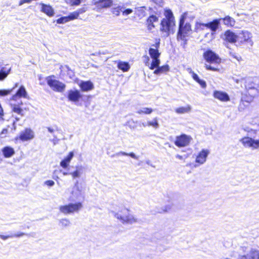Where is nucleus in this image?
Returning <instances> with one entry per match:
<instances>
[{
  "label": "nucleus",
  "instance_id": "nucleus-34",
  "mask_svg": "<svg viewBox=\"0 0 259 259\" xmlns=\"http://www.w3.org/2000/svg\"><path fill=\"white\" fill-rule=\"evenodd\" d=\"M190 109H191V108L190 107H182L177 108L176 109V112L179 114H182V113H184L189 112L190 110Z\"/></svg>",
  "mask_w": 259,
  "mask_h": 259
},
{
  "label": "nucleus",
  "instance_id": "nucleus-3",
  "mask_svg": "<svg viewBox=\"0 0 259 259\" xmlns=\"http://www.w3.org/2000/svg\"><path fill=\"white\" fill-rule=\"evenodd\" d=\"M111 213L116 218L120 220L122 223L132 224L137 222V219L130 214L129 210L125 207H122L118 212L112 211Z\"/></svg>",
  "mask_w": 259,
  "mask_h": 259
},
{
  "label": "nucleus",
  "instance_id": "nucleus-28",
  "mask_svg": "<svg viewBox=\"0 0 259 259\" xmlns=\"http://www.w3.org/2000/svg\"><path fill=\"white\" fill-rule=\"evenodd\" d=\"M149 54L152 59H159L160 53L157 49L150 48L149 50Z\"/></svg>",
  "mask_w": 259,
  "mask_h": 259
},
{
  "label": "nucleus",
  "instance_id": "nucleus-18",
  "mask_svg": "<svg viewBox=\"0 0 259 259\" xmlns=\"http://www.w3.org/2000/svg\"><path fill=\"white\" fill-rule=\"evenodd\" d=\"M81 90L83 92H89L92 90L94 85L93 83L90 81H81L79 84Z\"/></svg>",
  "mask_w": 259,
  "mask_h": 259
},
{
  "label": "nucleus",
  "instance_id": "nucleus-62",
  "mask_svg": "<svg viewBox=\"0 0 259 259\" xmlns=\"http://www.w3.org/2000/svg\"><path fill=\"white\" fill-rule=\"evenodd\" d=\"M145 58H146L145 64L147 66H149V61L150 60L149 57L148 56H145Z\"/></svg>",
  "mask_w": 259,
  "mask_h": 259
},
{
  "label": "nucleus",
  "instance_id": "nucleus-47",
  "mask_svg": "<svg viewBox=\"0 0 259 259\" xmlns=\"http://www.w3.org/2000/svg\"><path fill=\"white\" fill-rule=\"evenodd\" d=\"M24 235H26L27 236H30V234H26V233H23V232H20V233H18L17 234H12V238H13V237H22V236H23Z\"/></svg>",
  "mask_w": 259,
  "mask_h": 259
},
{
  "label": "nucleus",
  "instance_id": "nucleus-9",
  "mask_svg": "<svg viewBox=\"0 0 259 259\" xmlns=\"http://www.w3.org/2000/svg\"><path fill=\"white\" fill-rule=\"evenodd\" d=\"M175 26V21H172L167 19H162L160 22V30L165 33L166 36H168L171 33H174L173 28Z\"/></svg>",
  "mask_w": 259,
  "mask_h": 259
},
{
  "label": "nucleus",
  "instance_id": "nucleus-8",
  "mask_svg": "<svg viewBox=\"0 0 259 259\" xmlns=\"http://www.w3.org/2000/svg\"><path fill=\"white\" fill-rule=\"evenodd\" d=\"M46 81L48 85L55 92L61 93L65 89V84L58 80L52 79L51 76L47 77Z\"/></svg>",
  "mask_w": 259,
  "mask_h": 259
},
{
  "label": "nucleus",
  "instance_id": "nucleus-7",
  "mask_svg": "<svg viewBox=\"0 0 259 259\" xmlns=\"http://www.w3.org/2000/svg\"><path fill=\"white\" fill-rule=\"evenodd\" d=\"M82 207V204L81 202L70 203L67 205L60 206L59 210L62 213L67 214L74 212H78Z\"/></svg>",
  "mask_w": 259,
  "mask_h": 259
},
{
  "label": "nucleus",
  "instance_id": "nucleus-55",
  "mask_svg": "<svg viewBox=\"0 0 259 259\" xmlns=\"http://www.w3.org/2000/svg\"><path fill=\"white\" fill-rule=\"evenodd\" d=\"M187 37H184V39H180V40H182L181 45L183 47V48L186 47V46L187 45L188 39L186 38Z\"/></svg>",
  "mask_w": 259,
  "mask_h": 259
},
{
  "label": "nucleus",
  "instance_id": "nucleus-50",
  "mask_svg": "<svg viewBox=\"0 0 259 259\" xmlns=\"http://www.w3.org/2000/svg\"><path fill=\"white\" fill-rule=\"evenodd\" d=\"M44 185L49 187H51L55 185V182L53 180H47L44 182Z\"/></svg>",
  "mask_w": 259,
  "mask_h": 259
},
{
  "label": "nucleus",
  "instance_id": "nucleus-33",
  "mask_svg": "<svg viewBox=\"0 0 259 259\" xmlns=\"http://www.w3.org/2000/svg\"><path fill=\"white\" fill-rule=\"evenodd\" d=\"M153 111V109L150 108H147V107H143L141 109H139L137 113L138 114H151Z\"/></svg>",
  "mask_w": 259,
  "mask_h": 259
},
{
  "label": "nucleus",
  "instance_id": "nucleus-15",
  "mask_svg": "<svg viewBox=\"0 0 259 259\" xmlns=\"http://www.w3.org/2000/svg\"><path fill=\"white\" fill-rule=\"evenodd\" d=\"M3 60L0 59V81H4L10 74L11 72V67H7L6 65L3 66Z\"/></svg>",
  "mask_w": 259,
  "mask_h": 259
},
{
  "label": "nucleus",
  "instance_id": "nucleus-5",
  "mask_svg": "<svg viewBox=\"0 0 259 259\" xmlns=\"http://www.w3.org/2000/svg\"><path fill=\"white\" fill-rule=\"evenodd\" d=\"M221 21L222 19L219 18L213 19L212 21L206 23L197 22L196 26L199 27L201 30H203L204 27L209 29L211 31L210 35L212 37L216 31L221 27Z\"/></svg>",
  "mask_w": 259,
  "mask_h": 259
},
{
  "label": "nucleus",
  "instance_id": "nucleus-17",
  "mask_svg": "<svg viewBox=\"0 0 259 259\" xmlns=\"http://www.w3.org/2000/svg\"><path fill=\"white\" fill-rule=\"evenodd\" d=\"M209 151L207 149H202L197 156L196 162L203 164L206 161V158L209 154Z\"/></svg>",
  "mask_w": 259,
  "mask_h": 259
},
{
  "label": "nucleus",
  "instance_id": "nucleus-23",
  "mask_svg": "<svg viewBox=\"0 0 259 259\" xmlns=\"http://www.w3.org/2000/svg\"><path fill=\"white\" fill-rule=\"evenodd\" d=\"M112 4V0H99L95 3V5L98 8H107L111 6Z\"/></svg>",
  "mask_w": 259,
  "mask_h": 259
},
{
  "label": "nucleus",
  "instance_id": "nucleus-49",
  "mask_svg": "<svg viewBox=\"0 0 259 259\" xmlns=\"http://www.w3.org/2000/svg\"><path fill=\"white\" fill-rule=\"evenodd\" d=\"M71 6H78L81 3V0H69Z\"/></svg>",
  "mask_w": 259,
  "mask_h": 259
},
{
  "label": "nucleus",
  "instance_id": "nucleus-64",
  "mask_svg": "<svg viewBox=\"0 0 259 259\" xmlns=\"http://www.w3.org/2000/svg\"><path fill=\"white\" fill-rule=\"evenodd\" d=\"M176 158L179 159H183V156L179 155V154H177L176 156Z\"/></svg>",
  "mask_w": 259,
  "mask_h": 259
},
{
  "label": "nucleus",
  "instance_id": "nucleus-16",
  "mask_svg": "<svg viewBox=\"0 0 259 259\" xmlns=\"http://www.w3.org/2000/svg\"><path fill=\"white\" fill-rule=\"evenodd\" d=\"M34 138V133L29 128H26L21 132L19 136V139L22 141H26L32 139Z\"/></svg>",
  "mask_w": 259,
  "mask_h": 259
},
{
  "label": "nucleus",
  "instance_id": "nucleus-31",
  "mask_svg": "<svg viewBox=\"0 0 259 259\" xmlns=\"http://www.w3.org/2000/svg\"><path fill=\"white\" fill-rule=\"evenodd\" d=\"M160 64V61L159 59H152V61L149 66V68L151 70L156 69L157 67L159 66Z\"/></svg>",
  "mask_w": 259,
  "mask_h": 259
},
{
  "label": "nucleus",
  "instance_id": "nucleus-43",
  "mask_svg": "<svg viewBox=\"0 0 259 259\" xmlns=\"http://www.w3.org/2000/svg\"><path fill=\"white\" fill-rule=\"evenodd\" d=\"M205 67L207 70H211L213 71H219V69L218 66H213L208 64H205Z\"/></svg>",
  "mask_w": 259,
  "mask_h": 259
},
{
  "label": "nucleus",
  "instance_id": "nucleus-4",
  "mask_svg": "<svg viewBox=\"0 0 259 259\" xmlns=\"http://www.w3.org/2000/svg\"><path fill=\"white\" fill-rule=\"evenodd\" d=\"M252 37V35L250 32L246 30L241 31L237 33V42L239 45H244L247 47H252L253 45Z\"/></svg>",
  "mask_w": 259,
  "mask_h": 259
},
{
  "label": "nucleus",
  "instance_id": "nucleus-10",
  "mask_svg": "<svg viewBox=\"0 0 259 259\" xmlns=\"http://www.w3.org/2000/svg\"><path fill=\"white\" fill-rule=\"evenodd\" d=\"M203 56L206 61L209 63L216 65L221 62V59L219 55L211 50H207L203 53Z\"/></svg>",
  "mask_w": 259,
  "mask_h": 259
},
{
  "label": "nucleus",
  "instance_id": "nucleus-32",
  "mask_svg": "<svg viewBox=\"0 0 259 259\" xmlns=\"http://www.w3.org/2000/svg\"><path fill=\"white\" fill-rule=\"evenodd\" d=\"M82 174V171L81 167H76V169L71 172H70V175L72 176L73 179H76L79 178Z\"/></svg>",
  "mask_w": 259,
  "mask_h": 259
},
{
  "label": "nucleus",
  "instance_id": "nucleus-36",
  "mask_svg": "<svg viewBox=\"0 0 259 259\" xmlns=\"http://www.w3.org/2000/svg\"><path fill=\"white\" fill-rule=\"evenodd\" d=\"M137 15L139 16H144L145 15V10H146V7H141L137 8Z\"/></svg>",
  "mask_w": 259,
  "mask_h": 259
},
{
  "label": "nucleus",
  "instance_id": "nucleus-41",
  "mask_svg": "<svg viewBox=\"0 0 259 259\" xmlns=\"http://www.w3.org/2000/svg\"><path fill=\"white\" fill-rule=\"evenodd\" d=\"M73 189L78 191V193L75 192L74 191H72L71 194L74 195L75 197H78L81 192V188L78 185L77 187H73Z\"/></svg>",
  "mask_w": 259,
  "mask_h": 259
},
{
  "label": "nucleus",
  "instance_id": "nucleus-27",
  "mask_svg": "<svg viewBox=\"0 0 259 259\" xmlns=\"http://www.w3.org/2000/svg\"><path fill=\"white\" fill-rule=\"evenodd\" d=\"M120 155H122V156H129L131 157H132V158H134V159H138V157L134 153H133V152L126 153V152H123V151H120L119 152L113 154L112 155H111V157H115V156H120Z\"/></svg>",
  "mask_w": 259,
  "mask_h": 259
},
{
  "label": "nucleus",
  "instance_id": "nucleus-6",
  "mask_svg": "<svg viewBox=\"0 0 259 259\" xmlns=\"http://www.w3.org/2000/svg\"><path fill=\"white\" fill-rule=\"evenodd\" d=\"M240 252L237 259H259V250L251 248L247 251V247L241 246Z\"/></svg>",
  "mask_w": 259,
  "mask_h": 259
},
{
  "label": "nucleus",
  "instance_id": "nucleus-39",
  "mask_svg": "<svg viewBox=\"0 0 259 259\" xmlns=\"http://www.w3.org/2000/svg\"><path fill=\"white\" fill-rule=\"evenodd\" d=\"M13 92V89H2L0 90V96L4 97L10 94Z\"/></svg>",
  "mask_w": 259,
  "mask_h": 259
},
{
  "label": "nucleus",
  "instance_id": "nucleus-12",
  "mask_svg": "<svg viewBox=\"0 0 259 259\" xmlns=\"http://www.w3.org/2000/svg\"><path fill=\"white\" fill-rule=\"evenodd\" d=\"M222 38L226 41V42L225 43V45L228 48L227 46V42L231 44L237 42V34H236L230 30H227L225 32Z\"/></svg>",
  "mask_w": 259,
  "mask_h": 259
},
{
  "label": "nucleus",
  "instance_id": "nucleus-11",
  "mask_svg": "<svg viewBox=\"0 0 259 259\" xmlns=\"http://www.w3.org/2000/svg\"><path fill=\"white\" fill-rule=\"evenodd\" d=\"M192 140V138L190 136L182 134L176 137L175 144L179 148L184 147L188 146Z\"/></svg>",
  "mask_w": 259,
  "mask_h": 259
},
{
  "label": "nucleus",
  "instance_id": "nucleus-46",
  "mask_svg": "<svg viewBox=\"0 0 259 259\" xmlns=\"http://www.w3.org/2000/svg\"><path fill=\"white\" fill-rule=\"evenodd\" d=\"M170 208H171V207L169 205H166L164 207V208H161L159 209L156 212L157 213H162V212H167L169 210H170Z\"/></svg>",
  "mask_w": 259,
  "mask_h": 259
},
{
  "label": "nucleus",
  "instance_id": "nucleus-20",
  "mask_svg": "<svg viewBox=\"0 0 259 259\" xmlns=\"http://www.w3.org/2000/svg\"><path fill=\"white\" fill-rule=\"evenodd\" d=\"M213 97L223 102H226L230 100L229 95L225 92L215 91L213 92Z\"/></svg>",
  "mask_w": 259,
  "mask_h": 259
},
{
  "label": "nucleus",
  "instance_id": "nucleus-14",
  "mask_svg": "<svg viewBox=\"0 0 259 259\" xmlns=\"http://www.w3.org/2000/svg\"><path fill=\"white\" fill-rule=\"evenodd\" d=\"M18 98H28V94L24 85L19 87L15 94L11 97V100L16 101Z\"/></svg>",
  "mask_w": 259,
  "mask_h": 259
},
{
  "label": "nucleus",
  "instance_id": "nucleus-58",
  "mask_svg": "<svg viewBox=\"0 0 259 259\" xmlns=\"http://www.w3.org/2000/svg\"><path fill=\"white\" fill-rule=\"evenodd\" d=\"M32 0H20L19 2V6H21L24 3H30Z\"/></svg>",
  "mask_w": 259,
  "mask_h": 259
},
{
  "label": "nucleus",
  "instance_id": "nucleus-54",
  "mask_svg": "<svg viewBox=\"0 0 259 259\" xmlns=\"http://www.w3.org/2000/svg\"><path fill=\"white\" fill-rule=\"evenodd\" d=\"M54 127V128L52 127H47V128L48 129L49 132L51 134H53L55 131L58 130V127L57 126L55 125Z\"/></svg>",
  "mask_w": 259,
  "mask_h": 259
},
{
  "label": "nucleus",
  "instance_id": "nucleus-38",
  "mask_svg": "<svg viewBox=\"0 0 259 259\" xmlns=\"http://www.w3.org/2000/svg\"><path fill=\"white\" fill-rule=\"evenodd\" d=\"M148 126H151L155 128H157L159 127V123L156 118H155L153 120L148 121Z\"/></svg>",
  "mask_w": 259,
  "mask_h": 259
},
{
  "label": "nucleus",
  "instance_id": "nucleus-30",
  "mask_svg": "<svg viewBox=\"0 0 259 259\" xmlns=\"http://www.w3.org/2000/svg\"><path fill=\"white\" fill-rule=\"evenodd\" d=\"M164 16L165 18L164 19H167L169 20L175 21V18L172 12L170 9H166L164 11Z\"/></svg>",
  "mask_w": 259,
  "mask_h": 259
},
{
  "label": "nucleus",
  "instance_id": "nucleus-1",
  "mask_svg": "<svg viewBox=\"0 0 259 259\" xmlns=\"http://www.w3.org/2000/svg\"><path fill=\"white\" fill-rule=\"evenodd\" d=\"M186 17V13H184L180 17L177 33V40L178 41L180 40V39H184V37L188 36L190 32L191 31L190 24L188 22L185 23Z\"/></svg>",
  "mask_w": 259,
  "mask_h": 259
},
{
  "label": "nucleus",
  "instance_id": "nucleus-59",
  "mask_svg": "<svg viewBox=\"0 0 259 259\" xmlns=\"http://www.w3.org/2000/svg\"><path fill=\"white\" fill-rule=\"evenodd\" d=\"M67 69H68V74L69 75L70 77L71 78H72L73 76H74V73L68 67H67Z\"/></svg>",
  "mask_w": 259,
  "mask_h": 259
},
{
  "label": "nucleus",
  "instance_id": "nucleus-22",
  "mask_svg": "<svg viewBox=\"0 0 259 259\" xmlns=\"http://www.w3.org/2000/svg\"><path fill=\"white\" fill-rule=\"evenodd\" d=\"M3 154L5 158H10L15 154L14 149L10 146H6L2 150Z\"/></svg>",
  "mask_w": 259,
  "mask_h": 259
},
{
  "label": "nucleus",
  "instance_id": "nucleus-51",
  "mask_svg": "<svg viewBox=\"0 0 259 259\" xmlns=\"http://www.w3.org/2000/svg\"><path fill=\"white\" fill-rule=\"evenodd\" d=\"M196 82H198L202 88H206V83L204 80L199 78V80H197Z\"/></svg>",
  "mask_w": 259,
  "mask_h": 259
},
{
  "label": "nucleus",
  "instance_id": "nucleus-52",
  "mask_svg": "<svg viewBox=\"0 0 259 259\" xmlns=\"http://www.w3.org/2000/svg\"><path fill=\"white\" fill-rule=\"evenodd\" d=\"M73 156H74V153H73V152L71 151V152H70L69 153L68 155L66 157H65L64 158L66 160H68L69 162H70V161L71 160V159L73 157Z\"/></svg>",
  "mask_w": 259,
  "mask_h": 259
},
{
  "label": "nucleus",
  "instance_id": "nucleus-44",
  "mask_svg": "<svg viewBox=\"0 0 259 259\" xmlns=\"http://www.w3.org/2000/svg\"><path fill=\"white\" fill-rule=\"evenodd\" d=\"M187 70L189 71V72L190 74H191L192 77L194 80H195L196 81L197 80H199V77L198 75L196 73H195L194 71H193L191 68H188Z\"/></svg>",
  "mask_w": 259,
  "mask_h": 259
},
{
  "label": "nucleus",
  "instance_id": "nucleus-24",
  "mask_svg": "<svg viewBox=\"0 0 259 259\" xmlns=\"http://www.w3.org/2000/svg\"><path fill=\"white\" fill-rule=\"evenodd\" d=\"M117 68L123 72H126L130 69V65L127 62L118 61L117 63Z\"/></svg>",
  "mask_w": 259,
  "mask_h": 259
},
{
  "label": "nucleus",
  "instance_id": "nucleus-37",
  "mask_svg": "<svg viewBox=\"0 0 259 259\" xmlns=\"http://www.w3.org/2000/svg\"><path fill=\"white\" fill-rule=\"evenodd\" d=\"M59 224L64 227H66L70 225V222L67 219H62L59 220Z\"/></svg>",
  "mask_w": 259,
  "mask_h": 259
},
{
  "label": "nucleus",
  "instance_id": "nucleus-53",
  "mask_svg": "<svg viewBox=\"0 0 259 259\" xmlns=\"http://www.w3.org/2000/svg\"><path fill=\"white\" fill-rule=\"evenodd\" d=\"M122 14L123 15H128L133 12V10L131 9L128 8L126 9H122Z\"/></svg>",
  "mask_w": 259,
  "mask_h": 259
},
{
  "label": "nucleus",
  "instance_id": "nucleus-56",
  "mask_svg": "<svg viewBox=\"0 0 259 259\" xmlns=\"http://www.w3.org/2000/svg\"><path fill=\"white\" fill-rule=\"evenodd\" d=\"M85 9L84 8L79 9L75 11L77 16L79 17L80 14H81L85 12Z\"/></svg>",
  "mask_w": 259,
  "mask_h": 259
},
{
  "label": "nucleus",
  "instance_id": "nucleus-60",
  "mask_svg": "<svg viewBox=\"0 0 259 259\" xmlns=\"http://www.w3.org/2000/svg\"><path fill=\"white\" fill-rule=\"evenodd\" d=\"M98 53L99 54V55H106V54H109V52L108 50H104V51H100L98 52Z\"/></svg>",
  "mask_w": 259,
  "mask_h": 259
},
{
  "label": "nucleus",
  "instance_id": "nucleus-57",
  "mask_svg": "<svg viewBox=\"0 0 259 259\" xmlns=\"http://www.w3.org/2000/svg\"><path fill=\"white\" fill-rule=\"evenodd\" d=\"M0 238L2 239L3 240H7L8 238H12V234L11 235H0Z\"/></svg>",
  "mask_w": 259,
  "mask_h": 259
},
{
  "label": "nucleus",
  "instance_id": "nucleus-45",
  "mask_svg": "<svg viewBox=\"0 0 259 259\" xmlns=\"http://www.w3.org/2000/svg\"><path fill=\"white\" fill-rule=\"evenodd\" d=\"M69 163L70 162L68 160H66L65 158H64L60 162V165L63 168H66L68 166Z\"/></svg>",
  "mask_w": 259,
  "mask_h": 259
},
{
  "label": "nucleus",
  "instance_id": "nucleus-2",
  "mask_svg": "<svg viewBox=\"0 0 259 259\" xmlns=\"http://www.w3.org/2000/svg\"><path fill=\"white\" fill-rule=\"evenodd\" d=\"M254 79H255L253 78L249 77L245 78H242L240 80L234 79V80L237 83L240 82L242 87V84H243L248 94L253 96H255L257 93L256 89L257 84L255 82Z\"/></svg>",
  "mask_w": 259,
  "mask_h": 259
},
{
  "label": "nucleus",
  "instance_id": "nucleus-61",
  "mask_svg": "<svg viewBox=\"0 0 259 259\" xmlns=\"http://www.w3.org/2000/svg\"><path fill=\"white\" fill-rule=\"evenodd\" d=\"M244 105H243V101H241L238 107L239 110L242 111L244 109Z\"/></svg>",
  "mask_w": 259,
  "mask_h": 259
},
{
  "label": "nucleus",
  "instance_id": "nucleus-26",
  "mask_svg": "<svg viewBox=\"0 0 259 259\" xmlns=\"http://www.w3.org/2000/svg\"><path fill=\"white\" fill-rule=\"evenodd\" d=\"M223 21L224 24L228 26H234L235 24V21L234 18L229 16H227L224 18H221Z\"/></svg>",
  "mask_w": 259,
  "mask_h": 259
},
{
  "label": "nucleus",
  "instance_id": "nucleus-19",
  "mask_svg": "<svg viewBox=\"0 0 259 259\" xmlns=\"http://www.w3.org/2000/svg\"><path fill=\"white\" fill-rule=\"evenodd\" d=\"M158 17L154 15H151L147 18L146 21V24L147 25V28L149 30H151L154 28H155V26L154 24L155 22H158Z\"/></svg>",
  "mask_w": 259,
  "mask_h": 259
},
{
  "label": "nucleus",
  "instance_id": "nucleus-13",
  "mask_svg": "<svg viewBox=\"0 0 259 259\" xmlns=\"http://www.w3.org/2000/svg\"><path fill=\"white\" fill-rule=\"evenodd\" d=\"M82 97L79 91L77 90H70L68 92L67 98L69 101L74 103L78 102Z\"/></svg>",
  "mask_w": 259,
  "mask_h": 259
},
{
  "label": "nucleus",
  "instance_id": "nucleus-42",
  "mask_svg": "<svg viewBox=\"0 0 259 259\" xmlns=\"http://www.w3.org/2000/svg\"><path fill=\"white\" fill-rule=\"evenodd\" d=\"M67 17H68V20L69 21L75 20L78 17V16H77V14H76L75 11L70 13L67 16Z\"/></svg>",
  "mask_w": 259,
  "mask_h": 259
},
{
  "label": "nucleus",
  "instance_id": "nucleus-63",
  "mask_svg": "<svg viewBox=\"0 0 259 259\" xmlns=\"http://www.w3.org/2000/svg\"><path fill=\"white\" fill-rule=\"evenodd\" d=\"M8 132V130L6 129V128H4L3 130L2 133H1V134L2 135H3V134H6Z\"/></svg>",
  "mask_w": 259,
  "mask_h": 259
},
{
  "label": "nucleus",
  "instance_id": "nucleus-40",
  "mask_svg": "<svg viewBox=\"0 0 259 259\" xmlns=\"http://www.w3.org/2000/svg\"><path fill=\"white\" fill-rule=\"evenodd\" d=\"M69 21L67 16H63L57 20V23L58 24H64Z\"/></svg>",
  "mask_w": 259,
  "mask_h": 259
},
{
  "label": "nucleus",
  "instance_id": "nucleus-35",
  "mask_svg": "<svg viewBox=\"0 0 259 259\" xmlns=\"http://www.w3.org/2000/svg\"><path fill=\"white\" fill-rule=\"evenodd\" d=\"M122 9H124V8L119 6L117 7L113 8L112 9V12L116 16H118L120 13L122 11Z\"/></svg>",
  "mask_w": 259,
  "mask_h": 259
},
{
  "label": "nucleus",
  "instance_id": "nucleus-48",
  "mask_svg": "<svg viewBox=\"0 0 259 259\" xmlns=\"http://www.w3.org/2000/svg\"><path fill=\"white\" fill-rule=\"evenodd\" d=\"M230 55L233 58L236 59L237 60L239 61L242 59L240 55H237L235 53L230 52Z\"/></svg>",
  "mask_w": 259,
  "mask_h": 259
},
{
  "label": "nucleus",
  "instance_id": "nucleus-25",
  "mask_svg": "<svg viewBox=\"0 0 259 259\" xmlns=\"http://www.w3.org/2000/svg\"><path fill=\"white\" fill-rule=\"evenodd\" d=\"M169 67L168 65L166 64L161 66H159L154 70V73L156 75H160L163 73H165L168 71Z\"/></svg>",
  "mask_w": 259,
  "mask_h": 259
},
{
  "label": "nucleus",
  "instance_id": "nucleus-29",
  "mask_svg": "<svg viewBox=\"0 0 259 259\" xmlns=\"http://www.w3.org/2000/svg\"><path fill=\"white\" fill-rule=\"evenodd\" d=\"M12 111L19 115L21 116H24L23 110V109L19 106V104H12L11 105Z\"/></svg>",
  "mask_w": 259,
  "mask_h": 259
},
{
  "label": "nucleus",
  "instance_id": "nucleus-21",
  "mask_svg": "<svg viewBox=\"0 0 259 259\" xmlns=\"http://www.w3.org/2000/svg\"><path fill=\"white\" fill-rule=\"evenodd\" d=\"M40 5L41 6V12L45 13L49 17H52L54 16V11L51 6L43 3H41Z\"/></svg>",
  "mask_w": 259,
  "mask_h": 259
}]
</instances>
